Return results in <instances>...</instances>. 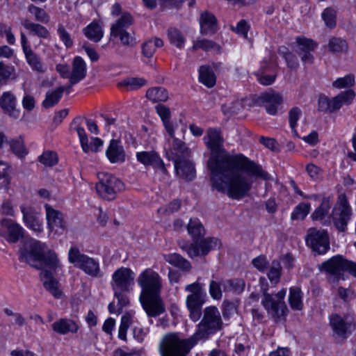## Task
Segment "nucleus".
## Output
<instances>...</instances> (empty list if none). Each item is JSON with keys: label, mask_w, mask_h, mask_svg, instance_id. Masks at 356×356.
<instances>
[{"label": "nucleus", "mask_w": 356, "mask_h": 356, "mask_svg": "<svg viewBox=\"0 0 356 356\" xmlns=\"http://www.w3.org/2000/svg\"><path fill=\"white\" fill-rule=\"evenodd\" d=\"M211 154L207 161L212 190L241 200L250 191L253 181L247 175L269 180V174L262 167L242 154H230L224 148L221 132L209 128L204 138Z\"/></svg>", "instance_id": "f257e3e1"}, {"label": "nucleus", "mask_w": 356, "mask_h": 356, "mask_svg": "<svg viewBox=\"0 0 356 356\" xmlns=\"http://www.w3.org/2000/svg\"><path fill=\"white\" fill-rule=\"evenodd\" d=\"M200 279L198 277L195 282L187 284L184 288L188 293L186 298V305L190 319L193 322L200 319L195 332L188 339H183L192 348L199 341L208 339L222 330L224 325L220 313L216 306H209L202 310L207 295L204 284L200 282Z\"/></svg>", "instance_id": "f03ea898"}, {"label": "nucleus", "mask_w": 356, "mask_h": 356, "mask_svg": "<svg viewBox=\"0 0 356 356\" xmlns=\"http://www.w3.org/2000/svg\"><path fill=\"white\" fill-rule=\"evenodd\" d=\"M261 291L263 293L261 304L266 310L268 314L278 323L285 318L288 312L287 306L284 300L286 294V289H283L276 294H270L267 292L268 284L264 277L259 280Z\"/></svg>", "instance_id": "7ed1b4c3"}, {"label": "nucleus", "mask_w": 356, "mask_h": 356, "mask_svg": "<svg viewBox=\"0 0 356 356\" xmlns=\"http://www.w3.org/2000/svg\"><path fill=\"white\" fill-rule=\"evenodd\" d=\"M321 272L334 276L337 280L343 279V273L348 272L356 277V263L345 259L342 255L333 256L318 266Z\"/></svg>", "instance_id": "20e7f679"}, {"label": "nucleus", "mask_w": 356, "mask_h": 356, "mask_svg": "<svg viewBox=\"0 0 356 356\" xmlns=\"http://www.w3.org/2000/svg\"><path fill=\"white\" fill-rule=\"evenodd\" d=\"M191 348L177 334L168 333L160 341L159 352L161 356H186Z\"/></svg>", "instance_id": "39448f33"}, {"label": "nucleus", "mask_w": 356, "mask_h": 356, "mask_svg": "<svg viewBox=\"0 0 356 356\" xmlns=\"http://www.w3.org/2000/svg\"><path fill=\"white\" fill-rule=\"evenodd\" d=\"M355 97V92L351 89L341 92L332 98L321 94L318 99V111L325 113H336L343 105H350Z\"/></svg>", "instance_id": "423d86ee"}, {"label": "nucleus", "mask_w": 356, "mask_h": 356, "mask_svg": "<svg viewBox=\"0 0 356 356\" xmlns=\"http://www.w3.org/2000/svg\"><path fill=\"white\" fill-rule=\"evenodd\" d=\"M69 261L92 277H102L104 275L99 264L95 259L80 252L77 248H71L68 253Z\"/></svg>", "instance_id": "0eeeda50"}, {"label": "nucleus", "mask_w": 356, "mask_h": 356, "mask_svg": "<svg viewBox=\"0 0 356 356\" xmlns=\"http://www.w3.org/2000/svg\"><path fill=\"white\" fill-rule=\"evenodd\" d=\"M99 182L96 184L97 193L102 198L113 200L118 193L124 188V184L114 175L101 172L98 174Z\"/></svg>", "instance_id": "6e6552de"}, {"label": "nucleus", "mask_w": 356, "mask_h": 356, "mask_svg": "<svg viewBox=\"0 0 356 356\" xmlns=\"http://www.w3.org/2000/svg\"><path fill=\"white\" fill-rule=\"evenodd\" d=\"M179 247L185 251L191 259L199 256H205L213 249L219 248L221 245L218 238L208 237L200 240V242L193 241V243H188L184 241H178Z\"/></svg>", "instance_id": "1a4fd4ad"}, {"label": "nucleus", "mask_w": 356, "mask_h": 356, "mask_svg": "<svg viewBox=\"0 0 356 356\" xmlns=\"http://www.w3.org/2000/svg\"><path fill=\"white\" fill-rule=\"evenodd\" d=\"M330 326L333 336L345 340L356 329V322L354 318L349 314L341 316L339 314H332L329 316Z\"/></svg>", "instance_id": "9d476101"}, {"label": "nucleus", "mask_w": 356, "mask_h": 356, "mask_svg": "<svg viewBox=\"0 0 356 356\" xmlns=\"http://www.w3.org/2000/svg\"><path fill=\"white\" fill-rule=\"evenodd\" d=\"M352 216V210L348 204L346 195L341 193L332 209L331 217L336 228L344 232Z\"/></svg>", "instance_id": "9b49d317"}, {"label": "nucleus", "mask_w": 356, "mask_h": 356, "mask_svg": "<svg viewBox=\"0 0 356 356\" xmlns=\"http://www.w3.org/2000/svg\"><path fill=\"white\" fill-rule=\"evenodd\" d=\"M137 282L142 291L140 296L161 294V277L152 268L143 270L138 277Z\"/></svg>", "instance_id": "f8f14e48"}, {"label": "nucleus", "mask_w": 356, "mask_h": 356, "mask_svg": "<svg viewBox=\"0 0 356 356\" xmlns=\"http://www.w3.org/2000/svg\"><path fill=\"white\" fill-rule=\"evenodd\" d=\"M305 242L315 255L325 254L330 249L329 236L324 229L309 228L305 236Z\"/></svg>", "instance_id": "ddd939ff"}, {"label": "nucleus", "mask_w": 356, "mask_h": 356, "mask_svg": "<svg viewBox=\"0 0 356 356\" xmlns=\"http://www.w3.org/2000/svg\"><path fill=\"white\" fill-rule=\"evenodd\" d=\"M135 273L129 268H118L112 275L111 285L113 291L130 292L134 284Z\"/></svg>", "instance_id": "4468645a"}, {"label": "nucleus", "mask_w": 356, "mask_h": 356, "mask_svg": "<svg viewBox=\"0 0 356 356\" xmlns=\"http://www.w3.org/2000/svg\"><path fill=\"white\" fill-rule=\"evenodd\" d=\"M0 235L9 243H17L23 238L24 228L11 219L3 218L0 220Z\"/></svg>", "instance_id": "2eb2a0df"}, {"label": "nucleus", "mask_w": 356, "mask_h": 356, "mask_svg": "<svg viewBox=\"0 0 356 356\" xmlns=\"http://www.w3.org/2000/svg\"><path fill=\"white\" fill-rule=\"evenodd\" d=\"M297 44L296 52L305 65H312L314 57L312 52L317 48L318 44L312 39L298 36L296 38Z\"/></svg>", "instance_id": "dca6fc26"}, {"label": "nucleus", "mask_w": 356, "mask_h": 356, "mask_svg": "<svg viewBox=\"0 0 356 356\" xmlns=\"http://www.w3.org/2000/svg\"><path fill=\"white\" fill-rule=\"evenodd\" d=\"M20 210L25 225L36 233H41L43 228L40 213L33 207L28 204H22Z\"/></svg>", "instance_id": "f3484780"}, {"label": "nucleus", "mask_w": 356, "mask_h": 356, "mask_svg": "<svg viewBox=\"0 0 356 356\" xmlns=\"http://www.w3.org/2000/svg\"><path fill=\"white\" fill-rule=\"evenodd\" d=\"M140 302L149 317H156L165 311L161 294L140 296Z\"/></svg>", "instance_id": "a211bd4d"}, {"label": "nucleus", "mask_w": 356, "mask_h": 356, "mask_svg": "<svg viewBox=\"0 0 356 356\" xmlns=\"http://www.w3.org/2000/svg\"><path fill=\"white\" fill-rule=\"evenodd\" d=\"M48 229L56 234H62L66 229L63 214L49 204L44 205Z\"/></svg>", "instance_id": "6ab92c4d"}, {"label": "nucleus", "mask_w": 356, "mask_h": 356, "mask_svg": "<svg viewBox=\"0 0 356 356\" xmlns=\"http://www.w3.org/2000/svg\"><path fill=\"white\" fill-rule=\"evenodd\" d=\"M282 102V96L273 90L262 93L257 99V103L265 107L270 115H275Z\"/></svg>", "instance_id": "aec40b11"}, {"label": "nucleus", "mask_w": 356, "mask_h": 356, "mask_svg": "<svg viewBox=\"0 0 356 356\" xmlns=\"http://www.w3.org/2000/svg\"><path fill=\"white\" fill-rule=\"evenodd\" d=\"M46 248L45 243L39 241H34L31 245L29 251L22 254V259L24 260L30 266L35 268H40L41 266H39L36 262L38 261L39 259L43 257V254L46 253Z\"/></svg>", "instance_id": "412c9836"}, {"label": "nucleus", "mask_w": 356, "mask_h": 356, "mask_svg": "<svg viewBox=\"0 0 356 356\" xmlns=\"http://www.w3.org/2000/svg\"><path fill=\"white\" fill-rule=\"evenodd\" d=\"M0 108L11 118L18 119L20 116V109L17 108V98L10 91L3 92L0 97Z\"/></svg>", "instance_id": "4be33fe9"}, {"label": "nucleus", "mask_w": 356, "mask_h": 356, "mask_svg": "<svg viewBox=\"0 0 356 356\" xmlns=\"http://www.w3.org/2000/svg\"><path fill=\"white\" fill-rule=\"evenodd\" d=\"M138 161L145 166H152L154 169L160 170L163 174L167 173L165 164L157 152L154 151L140 152L136 153Z\"/></svg>", "instance_id": "5701e85b"}, {"label": "nucleus", "mask_w": 356, "mask_h": 356, "mask_svg": "<svg viewBox=\"0 0 356 356\" xmlns=\"http://www.w3.org/2000/svg\"><path fill=\"white\" fill-rule=\"evenodd\" d=\"M255 75L261 84L271 85L277 77L276 67L264 60L261 63V67Z\"/></svg>", "instance_id": "b1692460"}, {"label": "nucleus", "mask_w": 356, "mask_h": 356, "mask_svg": "<svg viewBox=\"0 0 356 356\" xmlns=\"http://www.w3.org/2000/svg\"><path fill=\"white\" fill-rule=\"evenodd\" d=\"M175 168L177 175L187 181H191L195 178V170L194 165L188 159L177 156L175 159Z\"/></svg>", "instance_id": "393cba45"}, {"label": "nucleus", "mask_w": 356, "mask_h": 356, "mask_svg": "<svg viewBox=\"0 0 356 356\" xmlns=\"http://www.w3.org/2000/svg\"><path fill=\"white\" fill-rule=\"evenodd\" d=\"M106 156L111 163H122L126 159V153L121 142L112 139L106 151Z\"/></svg>", "instance_id": "a878e982"}, {"label": "nucleus", "mask_w": 356, "mask_h": 356, "mask_svg": "<svg viewBox=\"0 0 356 356\" xmlns=\"http://www.w3.org/2000/svg\"><path fill=\"white\" fill-rule=\"evenodd\" d=\"M200 33L204 35L215 34L218 29V20L215 15L209 12L204 11L200 17Z\"/></svg>", "instance_id": "bb28decb"}, {"label": "nucleus", "mask_w": 356, "mask_h": 356, "mask_svg": "<svg viewBox=\"0 0 356 356\" xmlns=\"http://www.w3.org/2000/svg\"><path fill=\"white\" fill-rule=\"evenodd\" d=\"M84 121L85 118L81 116L76 117L70 123V129L71 131H75L77 133L83 151L88 153L90 151V145L84 128Z\"/></svg>", "instance_id": "cd10ccee"}, {"label": "nucleus", "mask_w": 356, "mask_h": 356, "mask_svg": "<svg viewBox=\"0 0 356 356\" xmlns=\"http://www.w3.org/2000/svg\"><path fill=\"white\" fill-rule=\"evenodd\" d=\"M52 330L59 334L76 333L79 329V324L71 318H62L51 324Z\"/></svg>", "instance_id": "c85d7f7f"}, {"label": "nucleus", "mask_w": 356, "mask_h": 356, "mask_svg": "<svg viewBox=\"0 0 356 356\" xmlns=\"http://www.w3.org/2000/svg\"><path fill=\"white\" fill-rule=\"evenodd\" d=\"M71 79L72 84H76L84 79L87 74V67L83 59L76 56L72 63Z\"/></svg>", "instance_id": "c756f323"}, {"label": "nucleus", "mask_w": 356, "mask_h": 356, "mask_svg": "<svg viewBox=\"0 0 356 356\" xmlns=\"http://www.w3.org/2000/svg\"><path fill=\"white\" fill-rule=\"evenodd\" d=\"M40 275L44 287L56 298H59L62 296V291L58 289V282L54 277L52 273L47 270H43Z\"/></svg>", "instance_id": "7c9ffc66"}, {"label": "nucleus", "mask_w": 356, "mask_h": 356, "mask_svg": "<svg viewBox=\"0 0 356 356\" xmlns=\"http://www.w3.org/2000/svg\"><path fill=\"white\" fill-rule=\"evenodd\" d=\"M164 259L168 263L183 271L188 272L192 268L191 263L177 253L165 254Z\"/></svg>", "instance_id": "2f4dec72"}, {"label": "nucleus", "mask_w": 356, "mask_h": 356, "mask_svg": "<svg viewBox=\"0 0 356 356\" xmlns=\"http://www.w3.org/2000/svg\"><path fill=\"white\" fill-rule=\"evenodd\" d=\"M36 264L41 266L39 269L44 270V268H47L49 271L56 270L58 265V259L56 253L53 251H48L43 254V257L38 259Z\"/></svg>", "instance_id": "473e14b6"}, {"label": "nucleus", "mask_w": 356, "mask_h": 356, "mask_svg": "<svg viewBox=\"0 0 356 356\" xmlns=\"http://www.w3.org/2000/svg\"><path fill=\"white\" fill-rule=\"evenodd\" d=\"M187 229L193 241L197 242H200L202 240L201 238L205 234L204 227L197 218L190 219L187 225Z\"/></svg>", "instance_id": "72a5a7b5"}, {"label": "nucleus", "mask_w": 356, "mask_h": 356, "mask_svg": "<svg viewBox=\"0 0 356 356\" xmlns=\"http://www.w3.org/2000/svg\"><path fill=\"white\" fill-rule=\"evenodd\" d=\"M22 25L29 31L30 34L42 38H47L49 36V32L46 27L40 24L33 23L28 19H24L22 22Z\"/></svg>", "instance_id": "f704fd0d"}, {"label": "nucleus", "mask_w": 356, "mask_h": 356, "mask_svg": "<svg viewBox=\"0 0 356 356\" xmlns=\"http://www.w3.org/2000/svg\"><path fill=\"white\" fill-rule=\"evenodd\" d=\"M85 36L90 40L98 42L103 37V31L97 22H92L83 29Z\"/></svg>", "instance_id": "c9c22d12"}, {"label": "nucleus", "mask_w": 356, "mask_h": 356, "mask_svg": "<svg viewBox=\"0 0 356 356\" xmlns=\"http://www.w3.org/2000/svg\"><path fill=\"white\" fill-rule=\"evenodd\" d=\"M134 24V17L128 13H123L121 17L111 25V33L126 31Z\"/></svg>", "instance_id": "e433bc0d"}, {"label": "nucleus", "mask_w": 356, "mask_h": 356, "mask_svg": "<svg viewBox=\"0 0 356 356\" xmlns=\"http://www.w3.org/2000/svg\"><path fill=\"white\" fill-rule=\"evenodd\" d=\"M7 144L10 145L12 152L19 159H24L29 153L22 136L9 140Z\"/></svg>", "instance_id": "4c0bfd02"}, {"label": "nucleus", "mask_w": 356, "mask_h": 356, "mask_svg": "<svg viewBox=\"0 0 356 356\" xmlns=\"http://www.w3.org/2000/svg\"><path fill=\"white\" fill-rule=\"evenodd\" d=\"M332 203V198L330 197H323L319 207L312 214V220H323L328 214Z\"/></svg>", "instance_id": "58836bf2"}, {"label": "nucleus", "mask_w": 356, "mask_h": 356, "mask_svg": "<svg viewBox=\"0 0 356 356\" xmlns=\"http://www.w3.org/2000/svg\"><path fill=\"white\" fill-rule=\"evenodd\" d=\"M200 81L208 88H212L216 84V76L208 66L202 65L199 70Z\"/></svg>", "instance_id": "ea45409f"}, {"label": "nucleus", "mask_w": 356, "mask_h": 356, "mask_svg": "<svg viewBox=\"0 0 356 356\" xmlns=\"http://www.w3.org/2000/svg\"><path fill=\"white\" fill-rule=\"evenodd\" d=\"M277 52L285 60L289 68L291 70H297L298 68L299 62L297 56L290 51L286 47H280Z\"/></svg>", "instance_id": "a19ab883"}, {"label": "nucleus", "mask_w": 356, "mask_h": 356, "mask_svg": "<svg viewBox=\"0 0 356 356\" xmlns=\"http://www.w3.org/2000/svg\"><path fill=\"white\" fill-rule=\"evenodd\" d=\"M24 55L27 63L33 71L38 73H43L45 72L41 58L33 50L26 52Z\"/></svg>", "instance_id": "79ce46f5"}, {"label": "nucleus", "mask_w": 356, "mask_h": 356, "mask_svg": "<svg viewBox=\"0 0 356 356\" xmlns=\"http://www.w3.org/2000/svg\"><path fill=\"white\" fill-rule=\"evenodd\" d=\"M302 293L299 287H291L290 289L289 302L293 309L301 310L302 309Z\"/></svg>", "instance_id": "37998d69"}, {"label": "nucleus", "mask_w": 356, "mask_h": 356, "mask_svg": "<svg viewBox=\"0 0 356 356\" xmlns=\"http://www.w3.org/2000/svg\"><path fill=\"white\" fill-rule=\"evenodd\" d=\"M63 96V88H57L54 90L48 91L45 99L42 102V106L45 108L53 107L58 103Z\"/></svg>", "instance_id": "c03bdc74"}, {"label": "nucleus", "mask_w": 356, "mask_h": 356, "mask_svg": "<svg viewBox=\"0 0 356 356\" xmlns=\"http://www.w3.org/2000/svg\"><path fill=\"white\" fill-rule=\"evenodd\" d=\"M163 42L161 39L155 38L154 40H149L142 45V54L147 58H152L156 51V48L161 47Z\"/></svg>", "instance_id": "a18cd8bd"}, {"label": "nucleus", "mask_w": 356, "mask_h": 356, "mask_svg": "<svg viewBox=\"0 0 356 356\" xmlns=\"http://www.w3.org/2000/svg\"><path fill=\"white\" fill-rule=\"evenodd\" d=\"M146 97L153 102H165L168 99V92L162 87L152 88L147 90Z\"/></svg>", "instance_id": "49530a36"}, {"label": "nucleus", "mask_w": 356, "mask_h": 356, "mask_svg": "<svg viewBox=\"0 0 356 356\" xmlns=\"http://www.w3.org/2000/svg\"><path fill=\"white\" fill-rule=\"evenodd\" d=\"M245 286V281L240 278L227 280L222 283L224 291H233L236 293H242Z\"/></svg>", "instance_id": "de8ad7c7"}, {"label": "nucleus", "mask_w": 356, "mask_h": 356, "mask_svg": "<svg viewBox=\"0 0 356 356\" xmlns=\"http://www.w3.org/2000/svg\"><path fill=\"white\" fill-rule=\"evenodd\" d=\"M327 47L329 51L333 54L346 52L348 49V43L345 40L336 37L330 39Z\"/></svg>", "instance_id": "09e8293b"}, {"label": "nucleus", "mask_w": 356, "mask_h": 356, "mask_svg": "<svg viewBox=\"0 0 356 356\" xmlns=\"http://www.w3.org/2000/svg\"><path fill=\"white\" fill-rule=\"evenodd\" d=\"M193 50L201 49L205 51L214 50L217 52H220L221 47L216 42L209 40H198L193 42Z\"/></svg>", "instance_id": "8fccbe9b"}, {"label": "nucleus", "mask_w": 356, "mask_h": 356, "mask_svg": "<svg viewBox=\"0 0 356 356\" xmlns=\"http://www.w3.org/2000/svg\"><path fill=\"white\" fill-rule=\"evenodd\" d=\"M15 72L13 66L0 62V85H6L10 79H15Z\"/></svg>", "instance_id": "3c124183"}, {"label": "nucleus", "mask_w": 356, "mask_h": 356, "mask_svg": "<svg viewBox=\"0 0 356 356\" xmlns=\"http://www.w3.org/2000/svg\"><path fill=\"white\" fill-rule=\"evenodd\" d=\"M111 35L115 38H119L121 43L124 46L134 47L137 43L134 35L129 33L127 30L111 33Z\"/></svg>", "instance_id": "603ef678"}, {"label": "nucleus", "mask_w": 356, "mask_h": 356, "mask_svg": "<svg viewBox=\"0 0 356 356\" xmlns=\"http://www.w3.org/2000/svg\"><path fill=\"white\" fill-rule=\"evenodd\" d=\"M310 208L309 203H300L294 208L291 216V220H303L309 213Z\"/></svg>", "instance_id": "864d4df0"}, {"label": "nucleus", "mask_w": 356, "mask_h": 356, "mask_svg": "<svg viewBox=\"0 0 356 356\" xmlns=\"http://www.w3.org/2000/svg\"><path fill=\"white\" fill-rule=\"evenodd\" d=\"M282 275V267L280 263L274 260L271 263L269 271L268 273V277L272 284H276L280 282Z\"/></svg>", "instance_id": "5fc2aeb1"}, {"label": "nucleus", "mask_w": 356, "mask_h": 356, "mask_svg": "<svg viewBox=\"0 0 356 356\" xmlns=\"http://www.w3.org/2000/svg\"><path fill=\"white\" fill-rule=\"evenodd\" d=\"M28 10L34 15L35 20L44 24L49 22V16L44 9L31 4L29 6Z\"/></svg>", "instance_id": "6e6d98bb"}, {"label": "nucleus", "mask_w": 356, "mask_h": 356, "mask_svg": "<svg viewBox=\"0 0 356 356\" xmlns=\"http://www.w3.org/2000/svg\"><path fill=\"white\" fill-rule=\"evenodd\" d=\"M147 81L143 78L129 77L120 82V86L129 87L130 90H137L146 85Z\"/></svg>", "instance_id": "4d7b16f0"}, {"label": "nucleus", "mask_w": 356, "mask_h": 356, "mask_svg": "<svg viewBox=\"0 0 356 356\" xmlns=\"http://www.w3.org/2000/svg\"><path fill=\"white\" fill-rule=\"evenodd\" d=\"M57 33L67 49H70L74 45L73 39L63 24L58 25Z\"/></svg>", "instance_id": "13d9d810"}, {"label": "nucleus", "mask_w": 356, "mask_h": 356, "mask_svg": "<svg viewBox=\"0 0 356 356\" xmlns=\"http://www.w3.org/2000/svg\"><path fill=\"white\" fill-rule=\"evenodd\" d=\"M237 302L225 300L222 303V314L225 319H229L230 317L237 312Z\"/></svg>", "instance_id": "bf43d9fd"}, {"label": "nucleus", "mask_w": 356, "mask_h": 356, "mask_svg": "<svg viewBox=\"0 0 356 356\" xmlns=\"http://www.w3.org/2000/svg\"><path fill=\"white\" fill-rule=\"evenodd\" d=\"M39 161L46 166H54L58 163V156L56 152L47 151L39 156Z\"/></svg>", "instance_id": "052dcab7"}, {"label": "nucleus", "mask_w": 356, "mask_h": 356, "mask_svg": "<svg viewBox=\"0 0 356 356\" xmlns=\"http://www.w3.org/2000/svg\"><path fill=\"white\" fill-rule=\"evenodd\" d=\"M168 38L170 42L178 48H181L184 44V38L181 32L176 29L168 30Z\"/></svg>", "instance_id": "680f3d73"}, {"label": "nucleus", "mask_w": 356, "mask_h": 356, "mask_svg": "<svg viewBox=\"0 0 356 356\" xmlns=\"http://www.w3.org/2000/svg\"><path fill=\"white\" fill-rule=\"evenodd\" d=\"M355 83V77L353 74H348L344 77L338 78L332 83V86L335 88L341 89L353 86Z\"/></svg>", "instance_id": "e2e57ef3"}, {"label": "nucleus", "mask_w": 356, "mask_h": 356, "mask_svg": "<svg viewBox=\"0 0 356 356\" xmlns=\"http://www.w3.org/2000/svg\"><path fill=\"white\" fill-rule=\"evenodd\" d=\"M322 18L327 26L330 29L336 26V12L330 8H325L322 13Z\"/></svg>", "instance_id": "0e129e2a"}, {"label": "nucleus", "mask_w": 356, "mask_h": 356, "mask_svg": "<svg viewBox=\"0 0 356 356\" xmlns=\"http://www.w3.org/2000/svg\"><path fill=\"white\" fill-rule=\"evenodd\" d=\"M302 114V111L300 108L298 107H293L289 112V121L290 127L292 129V131L294 134L297 135V131L296 129V127L297 124V122L299 120L300 115Z\"/></svg>", "instance_id": "69168bd1"}, {"label": "nucleus", "mask_w": 356, "mask_h": 356, "mask_svg": "<svg viewBox=\"0 0 356 356\" xmlns=\"http://www.w3.org/2000/svg\"><path fill=\"white\" fill-rule=\"evenodd\" d=\"M114 297L118 299V305L119 307L118 312L121 313L123 307L127 306L129 304L128 296L125 293H128L125 291H113Z\"/></svg>", "instance_id": "338daca9"}, {"label": "nucleus", "mask_w": 356, "mask_h": 356, "mask_svg": "<svg viewBox=\"0 0 356 356\" xmlns=\"http://www.w3.org/2000/svg\"><path fill=\"white\" fill-rule=\"evenodd\" d=\"M337 295L344 302H348L353 300L356 296L353 290L343 286L338 288Z\"/></svg>", "instance_id": "774afa93"}]
</instances>
